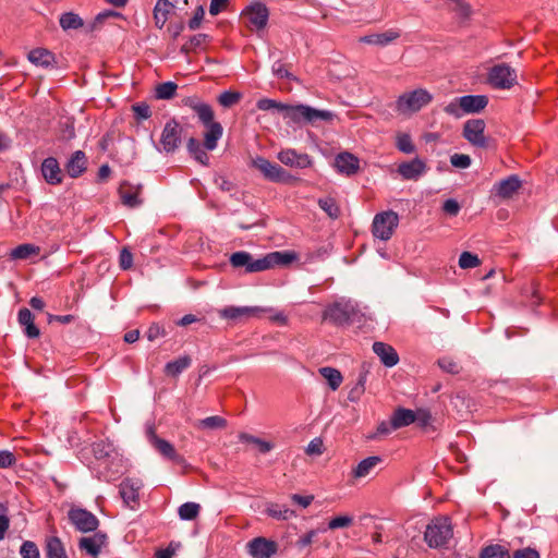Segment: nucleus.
<instances>
[{
    "label": "nucleus",
    "mask_w": 558,
    "mask_h": 558,
    "mask_svg": "<svg viewBox=\"0 0 558 558\" xmlns=\"http://www.w3.org/2000/svg\"><path fill=\"white\" fill-rule=\"evenodd\" d=\"M316 535H317V530L308 531L307 533H305L304 535H302L298 538V541L295 543L296 547L299 549H303V548L310 546L313 543Z\"/></svg>",
    "instance_id": "nucleus-62"
},
{
    "label": "nucleus",
    "mask_w": 558,
    "mask_h": 558,
    "mask_svg": "<svg viewBox=\"0 0 558 558\" xmlns=\"http://www.w3.org/2000/svg\"><path fill=\"white\" fill-rule=\"evenodd\" d=\"M353 524V517L349 514L338 515L328 522L329 530L344 529Z\"/></svg>",
    "instance_id": "nucleus-53"
},
{
    "label": "nucleus",
    "mask_w": 558,
    "mask_h": 558,
    "mask_svg": "<svg viewBox=\"0 0 558 558\" xmlns=\"http://www.w3.org/2000/svg\"><path fill=\"white\" fill-rule=\"evenodd\" d=\"M397 148L404 154H412L415 151V145L409 134L403 133L397 136Z\"/></svg>",
    "instance_id": "nucleus-50"
},
{
    "label": "nucleus",
    "mask_w": 558,
    "mask_h": 558,
    "mask_svg": "<svg viewBox=\"0 0 558 558\" xmlns=\"http://www.w3.org/2000/svg\"><path fill=\"white\" fill-rule=\"evenodd\" d=\"M242 15L247 17L254 28L262 29L267 25L269 12L264 3L254 2L243 11Z\"/></svg>",
    "instance_id": "nucleus-16"
},
{
    "label": "nucleus",
    "mask_w": 558,
    "mask_h": 558,
    "mask_svg": "<svg viewBox=\"0 0 558 558\" xmlns=\"http://www.w3.org/2000/svg\"><path fill=\"white\" fill-rule=\"evenodd\" d=\"M242 98V94L239 92L226 90L218 97V102L226 108H230L236 105Z\"/></svg>",
    "instance_id": "nucleus-49"
},
{
    "label": "nucleus",
    "mask_w": 558,
    "mask_h": 558,
    "mask_svg": "<svg viewBox=\"0 0 558 558\" xmlns=\"http://www.w3.org/2000/svg\"><path fill=\"white\" fill-rule=\"evenodd\" d=\"M135 118L138 120L148 119L151 116L150 107L146 102H138L132 106Z\"/></svg>",
    "instance_id": "nucleus-56"
},
{
    "label": "nucleus",
    "mask_w": 558,
    "mask_h": 558,
    "mask_svg": "<svg viewBox=\"0 0 558 558\" xmlns=\"http://www.w3.org/2000/svg\"><path fill=\"white\" fill-rule=\"evenodd\" d=\"M205 11L202 5L197 7L193 17L189 21V28L192 31L197 29L201 26V23L204 19Z\"/></svg>",
    "instance_id": "nucleus-63"
},
{
    "label": "nucleus",
    "mask_w": 558,
    "mask_h": 558,
    "mask_svg": "<svg viewBox=\"0 0 558 558\" xmlns=\"http://www.w3.org/2000/svg\"><path fill=\"white\" fill-rule=\"evenodd\" d=\"M119 15L120 14L118 12L110 11V10L101 12V13L97 14L96 17L94 19V21L90 23V25L88 26V31L94 32V31L98 29L107 19L112 17V16H119Z\"/></svg>",
    "instance_id": "nucleus-55"
},
{
    "label": "nucleus",
    "mask_w": 558,
    "mask_h": 558,
    "mask_svg": "<svg viewBox=\"0 0 558 558\" xmlns=\"http://www.w3.org/2000/svg\"><path fill=\"white\" fill-rule=\"evenodd\" d=\"M368 373H369L368 364L363 363L361 366V372L359 374L356 383L353 385V387L348 392V400L350 402L360 401V399L364 395Z\"/></svg>",
    "instance_id": "nucleus-29"
},
{
    "label": "nucleus",
    "mask_w": 558,
    "mask_h": 558,
    "mask_svg": "<svg viewBox=\"0 0 558 558\" xmlns=\"http://www.w3.org/2000/svg\"><path fill=\"white\" fill-rule=\"evenodd\" d=\"M210 40L209 35L207 34H197L190 38L187 43H185L181 47V52L184 54H189L192 51H195L197 48L202 47L206 43Z\"/></svg>",
    "instance_id": "nucleus-44"
},
{
    "label": "nucleus",
    "mask_w": 558,
    "mask_h": 558,
    "mask_svg": "<svg viewBox=\"0 0 558 558\" xmlns=\"http://www.w3.org/2000/svg\"><path fill=\"white\" fill-rule=\"evenodd\" d=\"M512 558H539V554L535 549L527 547L515 550Z\"/></svg>",
    "instance_id": "nucleus-64"
},
{
    "label": "nucleus",
    "mask_w": 558,
    "mask_h": 558,
    "mask_svg": "<svg viewBox=\"0 0 558 558\" xmlns=\"http://www.w3.org/2000/svg\"><path fill=\"white\" fill-rule=\"evenodd\" d=\"M239 438L241 441L251 444L252 450H257L259 452L265 453L275 449V445L270 440L262 439L246 433L240 434Z\"/></svg>",
    "instance_id": "nucleus-35"
},
{
    "label": "nucleus",
    "mask_w": 558,
    "mask_h": 558,
    "mask_svg": "<svg viewBox=\"0 0 558 558\" xmlns=\"http://www.w3.org/2000/svg\"><path fill=\"white\" fill-rule=\"evenodd\" d=\"M278 159L286 166L300 169L312 166V159L307 154H298L294 149H283L278 154Z\"/></svg>",
    "instance_id": "nucleus-20"
},
{
    "label": "nucleus",
    "mask_w": 558,
    "mask_h": 558,
    "mask_svg": "<svg viewBox=\"0 0 558 558\" xmlns=\"http://www.w3.org/2000/svg\"><path fill=\"white\" fill-rule=\"evenodd\" d=\"M452 11H454L460 17L463 19H469L472 13L471 5L464 0H458L457 2H454Z\"/></svg>",
    "instance_id": "nucleus-58"
},
{
    "label": "nucleus",
    "mask_w": 558,
    "mask_h": 558,
    "mask_svg": "<svg viewBox=\"0 0 558 558\" xmlns=\"http://www.w3.org/2000/svg\"><path fill=\"white\" fill-rule=\"evenodd\" d=\"M450 162L456 168L465 169L471 165V158L469 155L454 154L450 158Z\"/></svg>",
    "instance_id": "nucleus-60"
},
{
    "label": "nucleus",
    "mask_w": 558,
    "mask_h": 558,
    "mask_svg": "<svg viewBox=\"0 0 558 558\" xmlns=\"http://www.w3.org/2000/svg\"><path fill=\"white\" fill-rule=\"evenodd\" d=\"M278 545L265 537H255L247 543V553L253 558H270L277 553Z\"/></svg>",
    "instance_id": "nucleus-14"
},
{
    "label": "nucleus",
    "mask_w": 558,
    "mask_h": 558,
    "mask_svg": "<svg viewBox=\"0 0 558 558\" xmlns=\"http://www.w3.org/2000/svg\"><path fill=\"white\" fill-rule=\"evenodd\" d=\"M87 169V158L85 153L76 150L72 154L71 158L65 165V170L71 178H78Z\"/></svg>",
    "instance_id": "nucleus-26"
},
{
    "label": "nucleus",
    "mask_w": 558,
    "mask_h": 558,
    "mask_svg": "<svg viewBox=\"0 0 558 558\" xmlns=\"http://www.w3.org/2000/svg\"><path fill=\"white\" fill-rule=\"evenodd\" d=\"M318 205L331 219H337L341 214L338 203L332 197L319 198Z\"/></svg>",
    "instance_id": "nucleus-46"
},
{
    "label": "nucleus",
    "mask_w": 558,
    "mask_h": 558,
    "mask_svg": "<svg viewBox=\"0 0 558 558\" xmlns=\"http://www.w3.org/2000/svg\"><path fill=\"white\" fill-rule=\"evenodd\" d=\"M182 128L175 120H171L166 123L160 143L163 150L167 153H173L181 144Z\"/></svg>",
    "instance_id": "nucleus-13"
},
{
    "label": "nucleus",
    "mask_w": 558,
    "mask_h": 558,
    "mask_svg": "<svg viewBox=\"0 0 558 558\" xmlns=\"http://www.w3.org/2000/svg\"><path fill=\"white\" fill-rule=\"evenodd\" d=\"M198 429H223L227 427V420L219 415L208 416L196 423Z\"/></svg>",
    "instance_id": "nucleus-41"
},
{
    "label": "nucleus",
    "mask_w": 558,
    "mask_h": 558,
    "mask_svg": "<svg viewBox=\"0 0 558 558\" xmlns=\"http://www.w3.org/2000/svg\"><path fill=\"white\" fill-rule=\"evenodd\" d=\"M142 192V185H134L128 181H123L119 186V195L121 203L130 208L137 207L142 204L140 194Z\"/></svg>",
    "instance_id": "nucleus-19"
},
{
    "label": "nucleus",
    "mask_w": 558,
    "mask_h": 558,
    "mask_svg": "<svg viewBox=\"0 0 558 558\" xmlns=\"http://www.w3.org/2000/svg\"><path fill=\"white\" fill-rule=\"evenodd\" d=\"M488 82L495 88L509 89L517 84V72L506 63L494 65L489 70Z\"/></svg>",
    "instance_id": "nucleus-7"
},
{
    "label": "nucleus",
    "mask_w": 558,
    "mask_h": 558,
    "mask_svg": "<svg viewBox=\"0 0 558 558\" xmlns=\"http://www.w3.org/2000/svg\"><path fill=\"white\" fill-rule=\"evenodd\" d=\"M251 166L258 170L263 177L270 182H288L290 179V175L282 167L262 156L253 158Z\"/></svg>",
    "instance_id": "nucleus-9"
},
{
    "label": "nucleus",
    "mask_w": 558,
    "mask_h": 558,
    "mask_svg": "<svg viewBox=\"0 0 558 558\" xmlns=\"http://www.w3.org/2000/svg\"><path fill=\"white\" fill-rule=\"evenodd\" d=\"M427 169L426 162L421 158L415 157L410 161L399 163L397 172L404 180L416 181L427 171Z\"/></svg>",
    "instance_id": "nucleus-15"
},
{
    "label": "nucleus",
    "mask_w": 558,
    "mask_h": 558,
    "mask_svg": "<svg viewBox=\"0 0 558 558\" xmlns=\"http://www.w3.org/2000/svg\"><path fill=\"white\" fill-rule=\"evenodd\" d=\"M259 307H250V306H243V307H235V306H228L219 311V315L222 318H227L230 320H240L242 318H247L251 316H255L257 313L262 312Z\"/></svg>",
    "instance_id": "nucleus-27"
},
{
    "label": "nucleus",
    "mask_w": 558,
    "mask_h": 558,
    "mask_svg": "<svg viewBox=\"0 0 558 558\" xmlns=\"http://www.w3.org/2000/svg\"><path fill=\"white\" fill-rule=\"evenodd\" d=\"M373 351L386 367H393L399 362V355L390 344L376 341L373 344Z\"/></svg>",
    "instance_id": "nucleus-23"
},
{
    "label": "nucleus",
    "mask_w": 558,
    "mask_h": 558,
    "mask_svg": "<svg viewBox=\"0 0 558 558\" xmlns=\"http://www.w3.org/2000/svg\"><path fill=\"white\" fill-rule=\"evenodd\" d=\"M319 374L327 380L331 390H337L342 384L343 377L341 373L333 367H322Z\"/></svg>",
    "instance_id": "nucleus-39"
},
{
    "label": "nucleus",
    "mask_w": 558,
    "mask_h": 558,
    "mask_svg": "<svg viewBox=\"0 0 558 558\" xmlns=\"http://www.w3.org/2000/svg\"><path fill=\"white\" fill-rule=\"evenodd\" d=\"M45 551L47 558H68L64 545L57 536L47 538Z\"/></svg>",
    "instance_id": "nucleus-34"
},
{
    "label": "nucleus",
    "mask_w": 558,
    "mask_h": 558,
    "mask_svg": "<svg viewBox=\"0 0 558 558\" xmlns=\"http://www.w3.org/2000/svg\"><path fill=\"white\" fill-rule=\"evenodd\" d=\"M298 259V254L290 251L271 252L254 259L252 254L239 251L231 254L229 262L233 268H245L246 272H259L276 266H287Z\"/></svg>",
    "instance_id": "nucleus-2"
},
{
    "label": "nucleus",
    "mask_w": 558,
    "mask_h": 558,
    "mask_svg": "<svg viewBox=\"0 0 558 558\" xmlns=\"http://www.w3.org/2000/svg\"><path fill=\"white\" fill-rule=\"evenodd\" d=\"M272 72L279 78L296 80L295 76L287 69L286 64L280 61L274 63Z\"/></svg>",
    "instance_id": "nucleus-57"
},
{
    "label": "nucleus",
    "mask_w": 558,
    "mask_h": 558,
    "mask_svg": "<svg viewBox=\"0 0 558 558\" xmlns=\"http://www.w3.org/2000/svg\"><path fill=\"white\" fill-rule=\"evenodd\" d=\"M353 307L349 303L336 302L329 305L323 313V319L341 326L350 322Z\"/></svg>",
    "instance_id": "nucleus-11"
},
{
    "label": "nucleus",
    "mask_w": 558,
    "mask_h": 558,
    "mask_svg": "<svg viewBox=\"0 0 558 558\" xmlns=\"http://www.w3.org/2000/svg\"><path fill=\"white\" fill-rule=\"evenodd\" d=\"M40 252L39 246H36L34 244H21L17 245L15 248L11 252V257L13 259H26L32 255H38Z\"/></svg>",
    "instance_id": "nucleus-43"
},
{
    "label": "nucleus",
    "mask_w": 558,
    "mask_h": 558,
    "mask_svg": "<svg viewBox=\"0 0 558 558\" xmlns=\"http://www.w3.org/2000/svg\"><path fill=\"white\" fill-rule=\"evenodd\" d=\"M195 113L197 114L199 121L204 124V125H208L210 123H214V110L213 108L203 102L202 106H198L196 108V111Z\"/></svg>",
    "instance_id": "nucleus-51"
},
{
    "label": "nucleus",
    "mask_w": 558,
    "mask_h": 558,
    "mask_svg": "<svg viewBox=\"0 0 558 558\" xmlns=\"http://www.w3.org/2000/svg\"><path fill=\"white\" fill-rule=\"evenodd\" d=\"M107 545V535L96 532L92 536L82 537L78 541V548L93 558H98L101 549Z\"/></svg>",
    "instance_id": "nucleus-17"
},
{
    "label": "nucleus",
    "mask_w": 558,
    "mask_h": 558,
    "mask_svg": "<svg viewBox=\"0 0 558 558\" xmlns=\"http://www.w3.org/2000/svg\"><path fill=\"white\" fill-rule=\"evenodd\" d=\"M178 85L174 82L160 83L155 88L157 99H172L175 96Z\"/></svg>",
    "instance_id": "nucleus-45"
},
{
    "label": "nucleus",
    "mask_w": 558,
    "mask_h": 558,
    "mask_svg": "<svg viewBox=\"0 0 558 558\" xmlns=\"http://www.w3.org/2000/svg\"><path fill=\"white\" fill-rule=\"evenodd\" d=\"M487 104L488 99L484 95H466L454 98L444 108V111L454 118H461L464 113L480 112Z\"/></svg>",
    "instance_id": "nucleus-5"
},
{
    "label": "nucleus",
    "mask_w": 558,
    "mask_h": 558,
    "mask_svg": "<svg viewBox=\"0 0 558 558\" xmlns=\"http://www.w3.org/2000/svg\"><path fill=\"white\" fill-rule=\"evenodd\" d=\"M60 26L63 31L78 29L84 26L83 19L73 12H65L59 19Z\"/></svg>",
    "instance_id": "nucleus-38"
},
{
    "label": "nucleus",
    "mask_w": 558,
    "mask_h": 558,
    "mask_svg": "<svg viewBox=\"0 0 558 558\" xmlns=\"http://www.w3.org/2000/svg\"><path fill=\"white\" fill-rule=\"evenodd\" d=\"M480 558H511V556L504 546L489 545L482 550Z\"/></svg>",
    "instance_id": "nucleus-47"
},
{
    "label": "nucleus",
    "mask_w": 558,
    "mask_h": 558,
    "mask_svg": "<svg viewBox=\"0 0 558 558\" xmlns=\"http://www.w3.org/2000/svg\"><path fill=\"white\" fill-rule=\"evenodd\" d=\"M441 369L450 374H458L460 372L459 364L450 357H444L438 361Z\"/></svg>",
    "instance_id": "nucleus-59"
},
{
    "label": "nucleus",
    "mask_w": 558,
    "mask_h": 558,
    "mask_svg": "<svg viewBox=\"0 0 558 558\" xmlns=\"http://www.w3.org/2000/svg\"><path fill=\"white\" fill-rule=\"evenodd\" d=\"M68 517L75 529L82 533L94 532L99 525L97 517L83 508L70 509Z\"/></svg>",
    "instance_id": "nucleus-10"
},
{
    "label": "nucleus",
    "mask_w": 558,
    "mask_h": 558,
    "mask_svg": "<svg viewBox=\"0 0 558 558\" xmlns=\"http://www.w3.org/2000/svg\"><path fill=\"white\" fill-rule=\"evenodd\" d=\"M399 225V216L393 210H387L375 215L372 232L375 238L387 241L389 240Z\"/></svg>",
    "instance_id": "nucleus-6"
},
{
    "label": "nucleus",
    "mask_w": 558,
    "mask_h": 558,
    "mask_svg": "<svg viewBox=\"0 0 558 558\" xmlns=\"http://www.w3.org/2000/svg\"><path fill=\"white\" fill-rule=\"evenodd\" d=\"M485 121L482 119L468 120L463 125L462 135L473 146L488 148L490 140L485 136Z\"/></svg>",
    "instance_id": "nucleus-8"
},
{
    "label": "nucleus",
    "mask_w": 558,
    "mask_h": 558,
    "mask_svg": "<svg viewBox=\"0 0 558 558\" xmlns=\"http://www.w3.org/2000/svg\"><path fill=\"white\" fill-rule=\"evenodd\" d=\"M481 264L480 258L477 255L471 253V252H463L459 257V266L462 269H469V268H475Z\"/></svg>",
    "instance_id": "nucleus-52"
},
{
    "label": "nucleus",
    "mask_w": 558,
    "mask_h": 558,
    "mask_svg": "<svg viewBox=\"0 0 558 558\" xmlns=\"http://www.w3.org/2000/svg\"><path fill=\"white\" fill-rule=\"evenodd\" d=\"M522 186V182L517 174L509 175L508 178L494 184L493 193L501 199L511 198Z\"/></svg>",
    "instance_id": "nucleus-18"
},
{
    "label": "nucleus",
    "mask_w": 558,
    "mask_h": 558,
    "mask_svg": "<svg viewBox=\"0 0 558 558\" xmlns=\"http://www.w3.org/2000/svg\"><path fill=\"white\" fill-rule=\"evenodd\" d=\"M146 436H147L148 441L160 453H172L173 447L167 440L161 439L156 435V429H155L154 425L147 426Z\"/></svg>",
    "instance_id": "nucleus-36"
},
{
    "label": "nucleus",
    "mask_w": 558,
    "mask_h": 558,
    "mask_svg": "<svg viewBox=\"0 0 558 558\" xmlns=\"http://www.w3.org/2000/svg\"><path fill=\"white\" fill-rule=\"evenodd\" d=\"M27 59L36 66L45 69H52L57 63L54 54L46 48H35L31 50L27 54Z\"/></svg>",
    "instance_id": "nucleus-24"
},
{
    "label": "nucleus",
    "mask_w": 558,
    "mask_h": 558,
    "mask_svg": "<svg viewBox=\"0 0 558 558\" xmlns=\"http://www.w3.org/2000/svg\"><path fill=\"white\" fill-rule=\"evenodd\" d=\"M187 149L190 154L202 165H207L209 157L206 151L202 148V144L198 140L191 137L187 141Z\"/></svg>",
    "instance_id": "nucleus-42"
},
{
    "label": "nucleus",
    "mask_w": 558,
    "mask_h": 558,
    "mask_svg": "<svg viewBox=\"0 0 558 558\" xmlns=\"http://www.w3.org/2000/svg\"><path fill=\"white\" fill-rule=\"evenodd\" d=\"M256 107L263 111L277 109L288 123L294 124L308 123L315 125L318 120L331 122L336 117L333 112L328 110H319L302 104L287 105L269 98L259 99Z\"/></svg>",
    "instance_id": "nucleus-1"
},
{
    "label": "nucleus",
    "mask_w": 558,
    "mask_h": 558,
    "mask_svg": "<svg viewBox=\"0 0 558 558\" xmlns=\"http://www.w3.org/2000/svg\"><path fill=\"white\" fill-rule=\"evenodd\" d=\"M175 8L169 0H158L154 8V21L158 28H162L168 20V14Z\"/></svg>",
    "instance_id": "nucleus-31"
},
{
    "label": "nucleus",
    "mask_w": 558,
    "mask_h": 558,
    "mask_svg": "<svg viewBox=\"0 0 558 558\" xmlns=\"http://www.w3.org/2000/svg\"><path fill=\"white\" fill-rule=\"evenodd\" d=\"M434 99L426 88H416L402 93L396 100L395 110L399 114L412 116L428 106Z\"/></svg>",
    "instance_id": "nucleus-3"
},
{
    "label": "nucleus",
    "mask_w": 558,
    "mask_h": 558,
    "mask_svg": "<svg viewBox=\"0 0 558 558\" xmlns=\"http://www.w3.org/2000/svg\"><path fill=\"white\" fill-rule=\"evenodd\" d=\"M415 418L416 415L414 411L404 408H399L395 411L393 415L391 416L390 425L392 428H400L414 423Z\"/></svg>",
    "instance_id": "nucleus-32"
},
{
    "label": "nucleus",
    "mask_w": 558,
    "mask_h": 558,
    "mask_svg": "<svg viewBox=\"0 0 558 558\" xmlns=\"http://www.w3.org/2000/svg\"><path fill=\"white\" fill-rule=\"evenodd\" d=\"M266 512L269 517L277 520H289L291 518L296 517L294 510H291L284 506H280L278 504H271L267 507Z\"/></svg>",
    "instance_id": "nucleus-40"
},
{
    "label": "nucleus",
    "mask_w": 558,
    "mask_h": 558,
    "mask_svg": "<svg viewBox=\"0 0 558 558\" xmlns=\"http://www.w3.org/2000/svg\"><path fill=\"white\" fill-rule=\"evenodd\" d=\"M337 170L348 177L357 173L360 169V160L351 153H340L335 159Z\"/></svg>",
    "instance_id": "nucleus-22"
},
{
    "label": "nucleus",
    "mask_w": 558,
    "mask_h": 558,
    "mask_svg": "<svg viewBox=\"0 0 558 558\" xmlns=\"http://www.w3.org/2000/svg\"><path fill=\"white\" fill-rule=\"evenodd\" d=\"M119 264L123 270L130 269L133 265V255L126 247H123L120 252Z\"/></svg>",
    "instance_id": "nucleus-61"
},
{
    "label": "nucleus",
    "mask_w": 558,
    "mask_h": 558,
    "mask_svg": "<svg viewBox=\"0 0 558 558\" xmlns=\"http://www.w3.org/2000/svg\"><path fill=\"white\" fill-rule=\"evenodd\" d=\"M22 558H40L37 545L32 541H25L20 547Z\"/></svg>",
    "instance_id": "nucleus-54"
},
{
    "label": "nucleus",
    "mask_w": 558,
    "mask_h": 558,
    "mask_svg": "<svg viewBox=\"0 0 558 558\" xmlns=\"http://www.w3.org/2000/svg\"><path fill=\"white\" fill-rule=\"evenodd\" d=\"M192 360L189 355L181 356L174 361L168 362L165 366V373L168 376L177 377L184 369L190 367Z\"/></svg>",
    "instance_id": "nucleus-37"
},
{
    "label": "nucleus",
    "mask_w": 558,
    "mask_h": 558,
    "mask_svg": "<svg viewBox=\"0 0 558 558\" xmlns=\"http://www.w3.org/2000/svg\"><path fill=\"white\" fill-rule=\"evenodd\" d=\"M142 486L141 481L134 478H125L121 482L119 494L125 506L130 509L138 507Z\"/></svg>",
    "instance_id": "nucleus-12"
},
{
    "label": "nucleus",
    "mask_w": 558,
    "mask_h": 558,
    "mask_svg": "<svg viewBox=\"0 0 558 558\" xmlns=\"http://www.w3.org/2000/svg\"><path fill=\"white\" fill-rule=\"evenodd\" d=\"M383 463L380 456H368L359 462V464L352 470V476L354 478H363L372 474L375 469Z\"/></svg>",
    "instance_id": "nucleus-28"
},
{
    "label": "nucleus",
    "mask_w": 558,
    "mask_h": 558,
    "mask_svg": "<svg viewBox=\"0 0 558 558\" xmlns=\"http://www.w3.org/2000/svg\"><path fill=\"white\" fill-rule=\"evenodd\" d=\"M453 531L450 519L448 517H438L432 520L426 526L424 539L432 548H439L449 542Z\"/></svg>",
    "instance_id": "nucleus-4"
},
{
    "label": "nucleus",
    "mask_w": 558,
    "mask_h": 558,
    "mask_svg": "<svg viewBox=\"0 0 558 558\" xmlns=\"http://www.w3.org/2000/svg\"><path fill=\"white\" fill-rule=\"evenodd\" d=\"M205 126L207 131L204 134V146L208 150H213L217 147V142L222 136L223 129L219 122H214Z\"/></svg>",
    "instance_id": "nucleus-33"
},
{
    "label": "nucleus",
    "mask_w": 558,
    "mask_h": 558,
    "mask_svg": "<svg viewBox=\"0 0 558 558\" xmlns=\"http://www.w3.org/2000/svg\"><path fill=\"white\" fill-rule=\"evenodd\" d=\"M201 510V506L196 502H185L179 507V517L182 520H194Z\"/></svg>",
    "instance_id": "nucleus-48"
},
{
    "label": "nucleus",
    "mask_w": 558,
    "mask_h": 558,
    "mask_svg": "<svg viewBox=\"0 0 558 558\" xmlns=\"http://www.w3.org/2000/svg\"><path fill=\"white\" fill-rule=\"evenodd\" d=\"M17 320L19 324L24 327V333L28 338L34 339L39 337V328L34 324V315L28 308L23 307L19 311Z\"/></svg>",
    "instance_id": "nucleus-30"
},
{
    "label": "nucleus",
    "mask_w": 558,
    "mask_h": 558,
    "mask_svg": "<svg viewBox=\"0 0 558 558\" xmlns=\"http://www.w3.org/2000/svg\"><path fill=\"white\" fill-rule=\"evenodd\" d=\"M41 173L48 184L57 185L62 182L63 173L54 157H48L43 161Z\"/></svg>",
    "instance_id": "nucleus-21"
},
{
    "label": "nucleus",
    "mask_w": 558,
    "mask_h": 558,
    "mask_svg": "<svg viewBox=\"0 0 558 558\" xmlns=\"http://www.w3.org/2000/svg\"><path fill=\"white\" fill-rule=\"evenodd\" d=\"M401 36V32L397 28L388 29L384 33L371 34L361 37V41L368 45L387 46L397 40Z\"/></svg>",
    "instance_id": "nucleus-25"
}]
</instances>
